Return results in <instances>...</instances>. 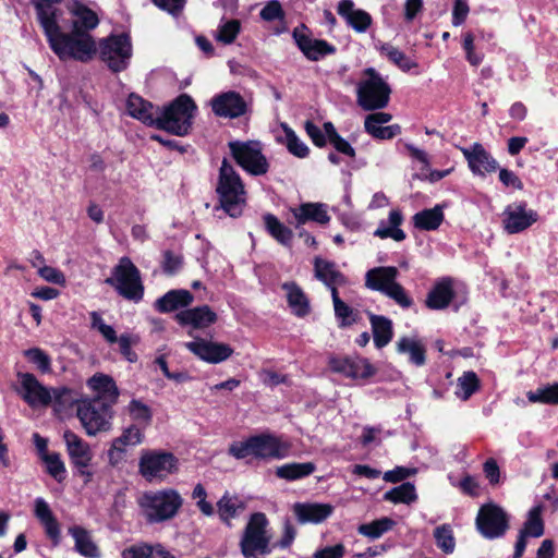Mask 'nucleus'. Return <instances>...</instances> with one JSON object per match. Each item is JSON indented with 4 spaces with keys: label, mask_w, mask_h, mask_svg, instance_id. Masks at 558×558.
I'll list each match as a JSON object with an SVG mask.
<instances>
[{
    "label": "nucleus",
    "mask_w": 558,
    "mask_h": 558,
    "mask_svg": "<svg viewBox=\"0 0 558 558\" xmlns=\"http://www.w3.org/2000/svg\"><path fill=\"white\" fill-rule=\"evenodd\" d=\"M41 28L51 50L62 61L88 62L97 53L96 43L87 32L75 27L71 33H63L58 19L43 25Z\"/></svg>",
    "instance_id": "obj_1"
},
{
    "label": "nucleus",
    "mask_w": 558,
    "mask_h": 558,
    "mask_svg": "<svg viewBox=\"0 0 558 558\" xmlns=\"http://www.w3.org/2000/svg\"><path fill=\"white\" fill-rule=\"evenodd\" d=\"M364 75L366 77L357 84L356 88L359 106L365 111L386 108L391 93L389 85L373 68H367Z\"/></svg>",
    "instance_id": "obj_7"
},
{
    "label": "nucleus",
    "mask_w": 558,
    "mask_h": 558,
    "mask_svg": "<svg viewBox=\"0 0 558 558\" xmlns=\"http://www.w3.org/2000/svg\"><path fill=\"white\" fill-rule=\"evenodd\" d=\"M291 214L294 220H290L289 223L293 225L295 229L308 221L326 225L330 220L327 206L322 203H303L299 207L291 208Z\"/></svg>",
    "instance_id": "obj_23"
},
{
    "label": "nucleus",
    "mask_w": 558,
    "mask_h": 558,
    "mask_svg": "<svg viewBox=\"0 0 558 558\" xmlns=\"http://www.w3.org/2000/svg\"><path fill=\"white\" fill-rule=\"evenodd\" d=\"M337 12L355 32L364 33L372 24V16L364 10L354 9L352 0H340Z\"/></svg>",
    "instance_id": "obj_29"
},
{
    "label": "nucleus",
    "mask_w": 558,
    "mask_h": 558,
    "mask_svg": "<svg viewBox=\"0 0 558 558\" xmlns=\"http://www.w3.org/2000/svg\"><path fill=\"white\" fill-rule=\"evenodd\" d=\"M454 296L452 278L442 277L434 283L427 293L425 305L434 311L445 310L450 305Z\"/></svg>",
    "instance_id": "obj_25"
},
{
    "label": "nucleus",
    "mask_w": 558,
    "mask_h": 558,
    "mask_svg": "<svg viewBox=\"0 0 558 558\" xmlns=\"http://www.w3.org/2000/svg\"><path fill=\"white\" fill-rule=\"evenodd\" d=\"M194 301L193 294L189 290H170L156 300L154 307L159 313H170L182 307H187Z\"/></svg>",
    "instance_id": "obj_31"
},
{
    "label": "nucleus",
    "mask_w": 558,
    "mask_h": 558,
    "mask_svg": "<svg viewBox=\"0 0 558 558\" xmlns=\"http://www.w3.org/2000/svg\"><path fill=\"white\" fill-rule=\"evenodd\" d=\"M16 377L19 385L15 387V391L31 408L51 405L50 388L44 386L34 374L17 372Z\"/></svg>",
    "instance_id": "obj_14"
},
{
    "label": "nucleus",
    "mask_w": 558,
    "mask_h": 558,
    "mask_svg": "<svg viewBox=\"0 0 558 558\" xmlns=\"http://www.w3.org/2000/svg\"><path fill=\"white\" fill-rule=\"evenodd\" d=\"M213 112L220 118L235 119L246 113L247 104L236 92L229 90L216 95L210 100Z\"/></svg>",
    "instance_id": "obj_18"
},
{
    "label": "nucleus",
    "mask_w": 558,
    "mask_h": 558,
    "mask_svg": "<svg viewBox=\"0 0 558 558\" xmlns=\"http://www.w3.org/2000/svg\"><path fill=\"white\" fill-rule=\"evenodd\" d=\"M475 525L484 538H500L509 529V515L498 505L485 504L477 512Z\"/></svg>",
    "instance_id": "obj_13"
},
{
    "label": "nucleus",
    "mask_w": 558,
    "mask_h": 558,
    "mask_svg": "<svg viewBox=\"0 0 558 558\" xmlns=\"http://www.w3.org/2000/svg\"><path fill=\"white\" fill-rule=\"evenodd\" d=\"M112 405L100 399H85L77 405V417L88 435L111 428Z\"/></svg>",
    "instance_id": "obj_10"
},
{
    "label": "nucleus",
    "mask_w": 558,
    "mask_h": 558,
    "mask_svg": "<svg viewBox=\"0 0 558 558\" xmlns=\"http://www.w3.org/2000/svg\"><path fill=\"white\" fill-rule=\"evenodd\" d=\"M538 220V214L525 202L508 205L502 213V227L508 234L520 233Z\"/></svg>",
    "instance_id": "obj_15"
},
{
    "label": "nucleus",
    "mask_w": 558,
    "mask_h": 558,
    "mask_svg": "<svg viewBox=\"0 0 558 558\" xmlns=\"http://www.w3.org/2000/svg\"><path fill=\"white\" fill-rule=\"evenodd\" d=\"M259 15H260L262 20L267 21V22H272L276 20L282 21L284 19V11L281 7V3L278 0H270L260 10Z\"/></svg>",
    "instance_id": "obj_62"
},
{
    "label": "nucleus",
    "mask_w": 558,
    "mask_h": 558,
    "mask_svg": "<svg viewBox=\"0 0 558 558\" xmlns=\"http://www.w3.org/2000/svg\"><path fill=\"white\" fill-rule=\"evenodd\" d=\"M63 439L72 464L78 469L80 475L86 477L85 482H88L93 475L87 470L93 458L88 444L71 430L64 432Z\"/></svg>",
    "instance_id": "obj_16"
},
{
    "label": "nucleus",
    "mask_w": 558,
    "mask_h": 558,
    "mask_svg": "<svg viewBox=\"0 0 558 558\" xmlns=\"http://www.w3.org/2000/svg\"><path fill=\"white\" fill-rule=\"evenodd\" d=\"M291 445L271 433H260L241 441H233L228 453L236 460L248 457L256 460H281L289 456Z\"/></svg>",
    "instance_id": "obj_2"
},
{
    "label": "nucleus",
    "mask_w": 558,
    "mask_h": 558,
    "mask_svg": "<svg viewBox=\"0 0 558 558\" xmlns=\"http://www.w3.org/2000/svg\"><path fill=\"white\" fill-rule=\"evenodd\" d=\"M267 525L268 520L265 513L256 512L251 515L240 541V549L245 558L265 557L271 553Z\"/></svg>",
    "instance_id": "obj_8"
},
{
    "label": "nucleus",
    "mask_w": 558,
    "mask_h": 558,
    "mask_svg": "<svg viewBox=\"0 0 558 558\" xmlns=\"http://www.w3.org/2000/svg\"><path fill=\"white\" fill-rule=\"evenodd\" d=\"M457 387L460 391L457 395L462 400H468L480 388V380L474 372H465L458 378Z\"/></svg>",
    "instance_id": "obj_54"
},
{
    "label": "nucleus",
    "mask_w": 558,
    "mask_h": 558,
    "mask_svg": "<svg viewBox=\"0 0 558 558\" xmlns=\"http://www.w3.org/2000/svg\"><path fill=\"white\" fill-rule=\"evenodd\" d=\"M216 193L219 199L217 208L223 209L232 218H238L242 215L246 201L244 183L240 174L226 158L219 168Z\"/></svg>",
    "instance_id": "obj_3"
},
{
    "label": "nucleus",
    "mask_w": 558,
    "mask_h": 558,
    "mask_svg": "<svg viewBox=\"0 0 558 558\" xmlns=\"http://www.w3.org/2000/svg\"><path fill=\"white\" fill-rule=\"evenodd\" d=\"M24 355L27 360L35 364L41 373L51 372V359L50 356L39 348H32L24 351Z\"/></svg>",
    "instance_id": "obj_58"
},
{
    "label": "nucleus",
    "mask_w": 558,
    "mask_h": 558,
    "mask_svg": "<svg viewBox=\"0 0 558 558\" xmlns=\"http://www.w3.org/2000/svg\"><path fill=\"white\" fill-rule=\"evenodd\" d=\"M99 57L114 73L124 71L132 58V45L126 34L112 35L99 43Z\"/></svg>",
    "instance_id": "obj_12"
},
{
    "label": "nucleus",
    "mask_w": 558,
    "mask_h": 558,
    "mask_svg": "<svg viewBox=\"0 0 558 558\" xmlns=\"http://www.w3.org/2000/svg\"><path fill=\"white\" fill-rule=\"evenodd\" d=\"M437 547L445 554H452L456 548L453 531L449 524H442L434 530Z\"/></svg>",
    "instance_id": "obj_50"
},
{
    "label": "nucleus",
    "mask_w": 558,
    "mask_h": 558,
    "mask_svg": "<svg viewBox=\"0 0 558 558\" xmlns=\"http://www.w3.org/2000/svg\"><path fill=\"white\" fill-rule=\"evenodd\" d=\"M74 14L76 20L73 22L72 29L76 26L77 29L88 33L89 29H94L99 23L96 13L86 7H77Z\"/></svg>",
    "instance_id": "obj_51"
},
{
    "label": "nucleus",
    "mask_w": 558,
    "mask_h": 558,
    "mask_svg": "<svg viewBox=\"0 0 558 558\" xmlns=\"http://www.w3.org/2000/svg\"><path fill=\"white\" fill-rule=\"evenodd\" d=\"M380 51L385 54L392 63L398 65L403 71H409L414 68L416 64L412 62L405 53H403L398 48L393 47L390 44H384L380 47Z\"/></svg>",
    "instance_id": "obj_55"
},
{
    "label": "nucleus",
    "mask_w": 558,
    "mask_h": 558,
    "mask_svg": "<svg viewBox=\"0 0 558 558\" xmlns=\"http://www.w3.org/2000/svg\"><path fill=\"white\" fill-rule=\"evenodd\" d=\"M70 533L72 534L75 541L76 551L88 558L99 557L98 548L92 541V537L86 530L80 526H74L70 529Z\"/></svg>",
    "instance_id": "obj_42"
},
{
    "label": "nucleus",
    "mask_w": 558,
    "mask_h": 558,
    "mask_svg": "<svg viewBox=\"0 0 558 558\" xmlns=\"http://www.w3.org/2000/svg\"><path fill=\"white\" fill-rule=\"evenodd\" d=\"M384 295L392 300L403 310L411 308L414 305V300L410 296L404 287L398 281L390 286Z\"/></svg>",
    "instance_id": "obj_56"
},
{
    "label": "nucleus",
    "mask_w": 558,
    "mask_h": 558,
    "mask_svg": "<svg viewBox=\"0 0 558 558\" xmlns=\"http://www.w3.org/2000/svg\"><path fill=\"white\" fill-rule=\"evenodd\" d=\"M235 162L252 175H263L269 170V162L263 154L262 144L257 141H232L228 144Z\"/></svg>",
    "instance_id": "obj_11"
},
{
    "label": "nucleus",
    "mask_w": 558,
    "mask_h": 558,
    "mask_svg": "<svg viewBox=\"0 0 558 558\" xmlns=\"http://www.w3.org/2000/svg\"><path fill=\"white\" fill-rule=\"evenodd\" d=\"M140 341L137 336L130 333H122L119 339V350L123 357L130 363H135L137 361V354L132 350V347L137 344Z\"/></svg>",
    "instance_id": "obj_59"
},
{
    "label": "nucleus",
    "mask_w": 558,
    "mask_h": 558,
    "mask_svg": "<svg viewBox=\"0 0 558 558\" xmlns=\"http://www.w3.org/2000/svg\"><path fill=\"white\" fill-rule=\"evenodd\" d=\"M207 493L205 487L202 484H196L193 492H192V498L197 500L196 506L199 509V511L210 517L214 514V507L210 502L206 500Z\"/></svg>",
    "instance_id": "obj_61"
},
{
    "label": "nucleus",
    "mask_w": 558,
    "mask_h": 558,
    "mask_svg": "<svg viewBox=\"0 0 558 558\" xmlns=\"http://www.w3.org/2000/svg\"><path fill=\"white\" fill-rule=\"evenodd\" d=\"M543 507L537 505L533 507L527 514L520 533L527 537H541L544 534V522L542 519Z\"/></svg>",
    "instance_id": "obj_47"
},
{
    "label": "nucleus",
    "mask_w": 558,
    "mask_h": 558,
    "mask_svg": "<svg viewBox=\"0 0 558 558\" xmlns=\"http://www.w3.org/2000/svg\"><path fill=\"white\" fill-rule=\"evenodd\" d=\"M175 320L182 326H192L202 329L216 323L217 314L208 305L183 310L175 314Z\"/></svg>",
    "instance_id": "obj_27"
},
{
    "label": "nucleus",
    "mask_w": 558,
    "mask_h": 558,
    "mask_svg": "<svg viewBox=\"0 0 558 558\" xmlns=\"http://www.w3.org/2000/svg\"><path fill=\"white\" fill-rule=\"evenodd\" d=\"M281 288L287 292V301L292 313L304 317L310 313V301L299 284L293 281L282 283Z\"/></svg>",
    "instance_id": "obj_33"
},
{
    "label": "nucleus",
    "mask_w": 558,
    "mask_h": 558,
    "mask_svg": "<svg viewBox=\"0 0 558 558\" xmlns=\"http://www.w3.org/2000/svg\"><path fill=\"white\" fill-rule=\"evenodd\" d=\"M333 507L329 504L296 502L293 512L301 524H318L331 515Z\"/></svg>",
    "instance_id": "obj_28"
},
{
    "label": "nucleus",
    "mask_w": 558,
    "mask_h": 558,
    "mask_svg": "<svg viewBox=\"0 0 558 558\" xmlns=\"http://www.w3.org/2000/svg\"><path fill=\"white\" fill-rule=\"evenodd\" d=\"M304 29H306L304 25H302V29L299 27L294 28L293 38L299 49L308 60L318 61L319 59L336 52L335 46L324 39L311 38L303 33Z\"/></svg>",
    "instance_id": "obj_20"
},
{
    "label": "nucleus",
    "mask_w": 558,
    "mask_h": 558,
    "mask_svg": "<svg viewBox=\"0 0 558 558\" xmlns=\"http://www.w3.org/2000/svg\"><path fill=\"white\" fill-rule=\"evenodd\" d=\"M286 138H287V148L288 150L299 157L305 158L307 157L310 149L308 147L296 136L293 130L289 128H284Z\"/></svg>",
    "instance_id": "obj_60"
},
{
    "label": "nucleus",
    "mask_w": 558,
    "mask_h": 558,
    "mask_svg": "<svg viewBox=\"0 0 558 558\" xmlns=\"http://www.w3.org/2000/svg\"><path fill=\"white\" fill-rule=\"evenodd\" d=\"M241 29V23L238 20L223 22L217 31L216 39L225 45L232 44Z\"/></svg>",
    "instance_id": "obj_57"
},
{
    "label": "nucleus",
    "mask_w": 558,
    "mask_h": 558,
    "mask_svg": "<svg viewBox=\"0 0 558 558\" xmlns=\"http://www.w3.org/2000/svg\"><path fill=\"white\" fill-rule=\"evenodd\" d=\"M50 390L52 395L51 404L53 405V410L57 413H62L72 408L74 404H78L81 402L78 393L68 387H57L51 388Z\"/></svg>",
    "instance_id": "obj_40"
},
{
    "label": "nucleus",
    "mask_w": 558,
    "mask_h": 558,
    "mask_svg": "<svg viewBox=\"0 0 558 558\" xmlns=\"http://www.w3.org/2000/svg\"><path fill=\"white\" fill-rule=\"evenodd\" d=\"M62 0H32L40 26L59 17L61 11L56 7Z\"/></svg>",
    "instance_id": "obj_45"
},
{
    "label": "nucleus",
    "mask_w": 558,
    "mask_h": 558,
    "mask_svg": "<svg viewBox=\"0 0 558 558\" xmlns=\"http://www.w3.org/2000/svg\"><path fill=\"white\" fill-rule=\"evenodd\" d=\"M217 507L221 521L231 526L230 520L238 515V510L242 509L243 505L236 497L225 494L217 502Z\"/></svg>",
    "instance_id": "obj_49"
},
{
    "label": "nucleus",
    "mask_w": 558,
    "mask_h": 558,
    "mask_svg": "<svg viewBox=\"0 0 558 558\" xmlns=\"http://www.w3.org/2000/svg\"><path fill=\"white\" fill-rule=\"evenodd\" d=\"M444 220L442 207L436 205L434 208L424 209L413 216L414 227L420 230H436Z\"/></svg>",
    "instance_id": "obj_38"
},
{
    "label": "nucleus",
    "mask_w": 558,
    "mask_h": 558,
    "mask_svg": "<svg viewBox=\"0 0 558 558\" xmlns=\"http://www.w3.org/2000/svg\"><path fill=\"white\" fill-rule=\"evenodd\" d=\"M196 105L191 96L182 94L162 110L157 109L155 124L159 130L184 136L192 126Z\"/></svg>",
    "instance_id": "obj_5"
},
{
    "label": "nucleus",
    "mask_w": 558,
    "mask_h": 558,
    "mask_svg": "<svg viewBox=\"0 0 558 558\" xmlns=\"http://www.w3.org/2000/svg\"><path fill=\"white\" fill-rule=\"evenodd\" d=\"M183 258L180 254L172 251L163 252L162 270L167 275H173L182 267Z\"/></svg>",
    "instance_id": "obj_63"
},
{
    "label": "nucleus",
    "mask_w": 558,
    "mask_h": 558,
    "mask_svg": "<svg viewBox=\"0 0 558 558\" xmlns=\"http://www.w3.org/2000/svg\"><path fill=\"white\" fill-rule=\"evenodd\" d=\"M183 502V497L174 488L145 492L138 500L143 515L150 524L172 520Z\"/></svg>",
    "instance_id": "obj_4"
},
{
    "label": "nucleus",
    "mask_w": 558,
    "mask_h": 558,
    "mask_svg": "<svg viewBox=\"0 0 558 558\" xmlns=\"http://www.w3.org/2000/svg\"><path fill=\"white\" fill-rule=\"evenodd\" d=\"M41 460L46 464L47 473L57 482L61 483L65 480L66 470L60 453L51 452L50 454H45Z\"/></svg>",
    "instance_id": "obj_52"
},
{
    "label": "nucleus",
    "mask_w": 558,
    "mask_h": 558,
    "mask_svg": "<svg viewBox=\"0 0 558 558\" xmlns=\"http://www.w3.org/2000/svg\"><path fill=\"white\" fill-rule=\"evenodd\" d=\"M185 347L201 360L213 364L228 360L233 353V349L229 344L205 339L186 342Z\"/></svg>",
    "instance_id": "obj_19"
},
{
    "label": "nucleus",
    "mask_w": 558,
    "mask_h": 558,
    "mask_svg": "<svg viewBox=\"0 0 558 558\" xmlns=\"http://www.w3.org/2000/svg\"><path fill=\"white\" fill-rule=\"evenodd\" d=\"M126 109L131 117L146 125L154 126L157 109H155L151 102L136 94H131L126 100Z\"/></svg>",
    "instance_id": "obj_32"
},
{
    "label": "nucleus",
    "mask_w": 558,
    "mask_h": 558,
    "mask_svg": "<svg viewBox=\"0 0 558 558\" xmlns=\"http://www.w3.org/2000/svg\"><path fill=\"white\" fill-rule=\"evenodd\" d=\"M369 322L375 347L378 349L386 347L393 336L392 322L385 316L375 314H369Z\"/></svg>",
    "instance_id": "obj_37"
},
{
    "label": "nucleus",
    "mask_w": 558,
    "mask_h": 558,
    "mask_svg": "<svg viewBox=\"0 0 558 558\" xmlns=\"http://www.w3.org/2000/svg\"><path fill=\"white\" fill-rule=\"evenodd\" d=\"M178 470L179 460L172 452L156 449L141 452L138 472L148 482L162 481Z\"/></svg>",
    "instance_id": "obj_9"
},
{
    "label": "nucleus",
    "mask_w": 558,
    "mask_h": 558,
    "mask_svg": "<svg viewBox=\"0 0 558 558\" xmlns=\"http://www.w3.org/2000/svg\"><path fill=\"white\" fill-rule=\"evenodd\" d=\"M122 558H173L161 544L149 545L146 543L135 544L125 549L121 554Z\"/></svg>",
    "instance_id": "obj_36"
},
{
    "label": "nucleus",
    "mask_w": 558,
    "mask_h": 558,
    "mask_svg": "<svg viewBox=\"0 0 558 558\" xmlns=\"http://www.w3.org/2000/svg\"><path fill=\"white\" fill-rule=\"evenodd\" d=\"M397 350L399 353H409L410 361L416 366H422L425 364V348L420 341L407 337H402L397 342Z\"/></svg>",
    "instance_id": "obj_43"
},
{
    "label": "nucleus",
    "mask_w": 558,
    "mask_h": 558,
    "mask_svg": "<svg viewBox=\"0 0 558 558\" xmlns=\"http://www.w3.org/2000/svg\"><path fill=\"white\" fill-rule=\"evenodd\" d=\"M314 271L315 277L326 287L344 284L347 282L344 275L337 269L333 262L316 257L314 260Z\"/></svg>",
    "instance_id": "obj_34"
},
{
    "label": "nucleus",
    "mask_w": 558,
    "mask_h": 558,
    "mask_svg": "<svg viewBox=\"0 0 558 558\" xmlns=\"http://www.w3.org/2000/svg\"><path fill=\"white\" fill-rule=\"evenodd\" d=\"M329 366L332 372L352 379H366L375 374V368L368 360L360 356H331Z\"/></svg>",
    "instance_id": "obj_17"
},
{
    "label": "nucleus",
    "mask_w": 558,
    "mask_h": 558,
    "mask_svg": "<svg viewBox=\"0 0 558 558\" xmlns=\"http://www.w3.org/2000/svg\"><path fill=\"white\" fill-rule=\"evenodd\" d=\"M105 282L125 300L140 302L144 296L141 272L129 257H121Z\"/></svg>",
    "instance_id": "obj_6"
},
{
    "label": "nucleus",
    "mask_w": 558,
    "mask_h": 558,
    "mask_svg": "<svg viewBox=\"0 0 558 558\" xmlns=\"http://www.w3.org/2000/svg\"><path fill=\"white\" fill-rule=\"evenodd\" d=\"M396 522L392 519L388 517H383L369 523L359 525L357 532L359 534L368 537L369 539H377L385 533L392 530Z\"/></svg>",
    "instance_id": "obj_44"
},
{
    "label": "nucleus",
    "mask_w": 558,
    "mask_h": 558,
    "mask_svg": "<svg viewBox=\"0 0 558 558\" xmlns=\"http://www.w3.org/2000/svg\"><path fill=\"white\" fill-rule=\"evenodd\" d=\"M417 499L415 486L405 482L384 494V500L393 504H411Z\"/></svg>",
    "instance_id": "obj_46"
},
{
    "label": "nucleus",
    "mask_w": 558,
    "mask_h": 558,
    "mask_svg": "<svg viewBox=\"0 0 558 558\" xmlns=\"http://www.w3.org/2000/svg\"><path fill=\"white\" fill-rule=\"evenodd\" d=\"M264 222L266 230L274 239L286 246L291 244L293 238L292 230L280 222V220L275 215L266 214L264 216Z\"/></svg>",
    "instance_id": "obj_41"
},
{
    "label": "nucleus",
    "mask_w": 558,
    "mask_h": 558,
    "mask_svg": "<svg viewBox=\"0 0 558 558\" xmlns=\"http://www.w3.org/2000/svg\"><path fill=\"white\" fill-rule=\"evenodd\" d=\"M316 465L313 462L287 463L276 469V475L287 481H296L314 473Z\"/></svg>",
    "instance_id": "obj_39"
},
{
    "label": "nucleus",
    "mask_w": 558,
    "mask_h": 558,
    "mask_svg": "<svg viewBox=\"0 0 558 558\" xmlns=\"http://www.w3.org/2000/svg\"><path fill=\"white\" fill-rule=\"evenodd\" d=\"M144 434L137 424H132L122 434L112 440L111 447L108 450L109 462L112 465L120 463L126 450V447H133L142 444Z\"/></svg>",
    "instance_id": "obj_22"
},
{
    "label": "nucleus",
    "mask_w": 558,
    "mask_h": 558,
    "mask_svg": "<svg viewBox=\"0 0 558 558\" xmlns=\"http://www.w3.org/2000/svg\"><path fill=\"white\" fill-rule=\"evenodd\" d=\"M526 398L532 403L558 404V383L527 391Z\"/></svg>",
    "instance_id": "obj_48"
},
{
    "label": "nucleus",
    "mask_w": 558,
    "mask_h": 558,
    "mask_svg": "<svg viewBox=\"0 0 558 558\" xmlns=\"http://www.w3.org/2000/svg\"><path fill=\"white\" fill-rule=\"evenodd\" d=\"M87 386L96 393L94 399H100L113 405L119 398V389L113 378L106 374H95L87 380Z\"/></svg>",
    "instance_id": "obj_30"
},
{
    "label": "nucleus",
    "mask_w": 558,
    "mask_h": 558,
    "mask_svg": "<svg viewBox=\"0 0 558 558\" xmlns=\"http://www.w3.org/2000/svg\"><path fill=\"white\" fill-rule=\"evenodd\" d=\"M399 276V270L395 266L374 267L365 274V287L369 290L385 294Z\"/></svg>",
    "instance_id": "obj_26"
},
{
    "label": "nucleus",
    "mask_w": 558,
    "mask_h": 558,
    "mask_svg": "<svg viewBox=\"0 0 558 558\" xmlns=\"http://www.w3.org/2000/svg\"><path fill=\"white\" fill-rule=\"evenodd\" d=\"M462 154L469 168L476 175L484 177L498 169L497 160L480 143H474L470 148H462Z\"/></svg>",
    "instance_id": "obj_21"
},
{
    "label": "nucleus",
    "mask_w": 558,
    "mask_h": 558,
    "mask_svg": "<svg viewBox=\"0 0 558 558\" xmlns=\"http://www.w3.org/2000/svg\"><path fill=\"white\" fill-rule=\"evenodd\" d=\"M126 410L131 418L137 424H143L144 426L150 424L153 418V412L147 404L143 403L141 400H131Z\"/></svg>",
    "instance_id": "obj_53"
},
{
    "label": "nucleus",
    "mask_w": 558,
    "mask_h": 558,
    "mask_svg": "<svg viewBox=\"0 0 558 558\" xmlns=\"http://www.w3.org/2000/svg\"><path fill=\"white\" fill-rule=\"evenodd\" d=\"M392 119V116L387 112H374L366 116L364 121L365 132L376 140H391L401 133L399 124L383 126Z\"/></svg>",
    "instance_id": "obj_24"
},
{
    "label": "nucleus",
    "mask_w": 558,
    "mask_h": 558,
    "mask_svg": "<svg viewBox=\"0 0 558 558\" xmlns=\"http://www.w3.org/2000/svg\"><path fill=\"white\" fill-rule=\"evenodd\" d=\"M389 226H386L384 221L380 222L379 227L374 231V235L379 239H392L397 242L403 241L407 235L399 227L403 222L402 213L399 209H392L388 217Z\"/></svg>",
    "instance_id": "obj_35"
},
{
    "label": "nucleus",
    "mask_w": 558,
    "mask_h": 558,
    "mask_svg": "<svg viewBox=\"0 0 558 558\" xmlns=\"http://www.w3.org/2000/svg\"><path fill=\"white\" fill-rule=\"evenodd\" d=\"M463 49L471 65L477 66L483 61V54L474 51V36L471 33L464 35Z\"/></svg>",
    "instance_id": "obj_64"
}]
</instances>
